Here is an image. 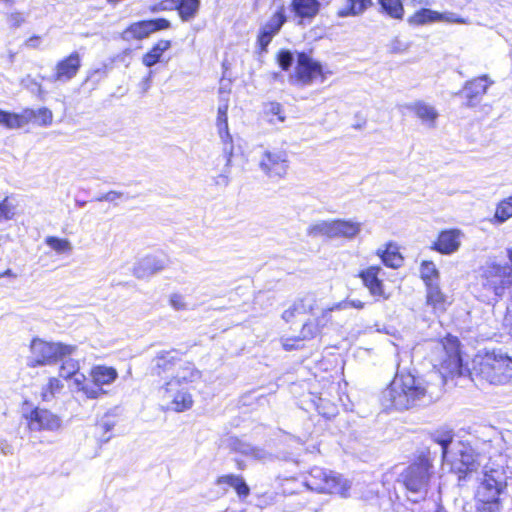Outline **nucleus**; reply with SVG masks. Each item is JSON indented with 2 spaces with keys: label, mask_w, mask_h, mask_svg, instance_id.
<instances>
[{
  "label": "nucleus",
  "mask_w": 512,
  "mask_h": 512,
  "mask_svg": "<svg viewBox=\"0 0 512 512\" xmlns=\"http://www.w3.org/2000/svg\"><path fill=\"white\" fill-rule=\"evenodd\" d=\"M431 347V361L439 371H433L426 376L398 371L389 386L382 391L381 404L385 409L404 411L428 405L442 394L446 382L444 372L451 375L461 374L462 358L456 337L447 336L441 341L433 342Z\"/></svg>",
  "instance_id": "1"
},
{
  "label": "nucleus",
  "mask_w": 512,
  "mask_h": 512,
  "mask_svg": "<svg viewBox=\"0 0 512 512\" xmlns=\"http://www.w3.org/2000/svg\"><path fill=\"white\" fill-rule=\"evenodd\" d=\"M478 283L489 300L498 302L505 290L512 285V267L487 261L479 268Z\"/></svg>",
  "instance_id": "2"
},
{
  "label": "nucleus",
  "mask_w": 512,
  "mask_h": 512,
  "mask_svg": "<svg viewBox=\"0 0 512 512\" xmlns=\"http://www.w3.org/2000/svg\"><path fill=\"white\" fill-rule=\"evenodd\" d=\"M29 350L30 355L27 357L26 364L30 368H36L62 361L75 351V346L61 342H48L36 337L31 340Z\"/></svg>",
  "instance_id": "3"
},
{
  "label": "nucleus",
  "mask_w": 512,
  "mask_h": 512,
  "mask_svg": "<svg viewBox=\"0 0 512 512\" xmlns=\"http://www.w3.org/2000/svg\"><path fill=\"white\" fill-rule=\"evenodd\" d=\"M475 369L491 384H506L512 377V358L501 349L493 350L481 358Z\"/></svg>",
  "instance_id": "4"
},
{
  "label": "nucleus",
  "mask_w": 512,
  "mask_h": 512,
  "mask_svg": "<svg viewBox=\"0 0 512 512\" xmlns=\"http://www.w3.org/2000/svg\"><path fill=\"white\" fill-rule=\"evenodd\" d=\"M305 485L308 489L318 493L339 494L346 496L350 489V483L341 475L323 469L314 467L305 479Z\"/></svg>",
  "instance_id": "5"
},
{
  "label": "nucleus",
  "mask_w": 512,
  "mask_h": 512,
  "mask_svg": "<svg viewBox=\"0 0 512 512\" xmlns=\"http://www.w3.org/2000/svg\"><path fill=\"white\" fill-rule=\"evenodd\" d=\"M162 405L166 410L184 412L193 406V397L185 385L177 380H168L158 390Z\"/></svg>",
  "instance_id": "6"
},
{
  "label": "nucleus",
  "mask_w": 512,
  "mask_h": 512,
  "mask_svg": "<svg viewBox=\"0 0 512 512\" xmlns=\"http://www.w3.org/2000/svg\"><path fill=\"white\" fill-rule=\"evenodd\" d=\"M442 459L451 471L459 475V479L477 471L480 466V454L475 450H442Z\"/></svg>",
  "instance_id": "7"
},
{
  "label": "nucleus",
  "mask_w": 512,
  "mask_h": 512,
  "mask_svg": "<svg viewBox=\"0 0 512 512\" xmlns=\"http://www.w3.org/2000/svg\"><path fill=\"white\" fill-rule=\"evenodd\" d=\"M258 165L265 176L272 181H279L283 179L288 172V154L282 149H265L261 152Z\"/></svg>",
  "instance_id": "8"
},
{
  "label": "nucleus",
  "mask_w": 512,
  "mask_h": 512,
  "mask_svg": "<svg viewBox=\"0 0 512 512\" xmlns=\"http://www.w3.org/2000/svg\"><path fill=\"white\" fill-rule=\"evenodd\" d=\"M432 464L427 455L422 454L418 460L411 464L401 474V481L412 493H422L425 491L430 477Z\"/></svg>",
  "instance_id": "9"
},
{
  "label": "nucleus",
  "mask_w": 512,
  "mask_h": 512,
  "mask_svg": "<svg viewBox=\"0 0 512 512\" xmlns=\"http://www.w3.org/2000/svg\"><path fill=\"white\" fill-rule=\"evenodd\" d=\"M506 486V478L500 469L484 468L483 478L477 488L478 500L496 499Z\"/></svg>",
  "instance_id": "10"
},
{
  "label": "nucleus",
  "mask_w": 512,
  "mask_h": 512,
  "mask_svg": "<svg viewBox=\"0 0 512 512\" xmlns=\"http://www.w3.org/2000/svg\"><path fill=\"white\" fill-rule=\"evenodd\" d=\"M341 307V303H337L332 306H324L319 302V308L316 310V315H312L314 318L309 319L302 326L299 335L301 339L304 341L318 336L321 329L331 320V312L339 310Z\"/></svg>",
  "instance_id": "11"
},
{
  "label": "nucleus",
  "mask_w": 512,
  "mask_h": 512,
  "mask_svg": "<svg viewBox=\"0 0 512 512\" xmlns=\"http://www.w3.org/2000/svg\"><path fill=\"white\" fill-rule=\"evenodd\" d=\"M318 78L324 80L322 65L306 53H299L296 65V80L301 85H310Z\"/></svg>",
  "instance_id": "12"
},
{
  "label": "nucleus",
  "mask_w": 512,
  "mask_h": 512,
  "mask_svg": "<svg viewBox=\"0 0 512 512\" xmlns=\"http://www.w3.org/2000/svg\"><path fill=\"white\" fill-rule=\"evenodd\" d=\"M30 430H56L61 426L60 418L47 409L34 408L23 412Z\"/></svg>",
  "instance_id": "13"
},
{
  "label": "nucleus",
  "mask_w": 512,
  "mask_h": 512,
  "mask_svg": "<svg viewBox=\"0 0 512 512\" xmlns=\"http://www.w3.org/2000/svg\"><path fill=\"white\" fill-rule=\"evenodd\" d=\"M494 83L487 75L467 81L461 91L466 99L467 107H475L486 94L488 88Z\"/></svg>",
  "instance_id": "14"
},
{
  "label": "nucleus",
  "mask_w": 512,
  "mask_h": 512,
  "mask_svg": "<svg viewBox=\"0 0 512 512\" xmlns=\"http://www.w3.org/2000/svg\"><path fill=\"white\" fill-rule=\"evenodd\" d=\"M286 20L285 7L282 5L278 7L268 21L260 28L258 43L262 49H265L270 44Z\"/></svg>",
  "instance_id": "15"
},
{
  "label": "nucleus",
  "mask_w": 512,
  "mask_h": 512,
  "mask_svg": "<svg viewBox=\"0 0 512 512\" xmlns=\"http://www.w3.org/2000/svg\"><path fill=\"white\" fill-rule=\"evenodd\" d=\"M382 275L383 270L379 266H370L362 270L359 274L364 286L376 300H386L389 297V295L385 293L383 280L381 278Z\"/></svg>",
  "instance_id": "16"
},
{
  "label": "nucleus",
  "mask_w": 512,
  "mask_h": 512,
  "mask_svg": "<svg viewBox=\"0 0 512 512\" xmlns=\"http://www.w3.org/2000/svg\"><path fill=\"white\" fill-rule=\"evenodd\" d=\"M181 361V353L178 350L159 351L152 360V371L158 376H168L169 373L173 376Z\"/></svg>",
  "instance_id": "17"
},
{
  "label": "nucleus",
  "mask_w": 512,
  "mask_h": 512,
  "mask_svg": "<svg viewBox=\"0 0 512 512\" xmlns=\"http://www.w3.org/2000/svg\"><path fill=\"white\" fill-rule=\"evenodd\" d=\"M168 265L165 255H147L142 258L133 269V274L144 279L162 271Z\"/></svg>",
  "instance_id": "18"
},
{
  "label": "nucleus",
  "mask_w": 512,
  "mask_h": 512,
  "mask_svg": "<svg viewBox=\"0 0 512 512\" xmlns=\"http://www.w3.org/2000/svg\"><path fill=\"white\" fill-rule=\"evenodd\" d=\"M80 67L81 58L79 53L72 52L56 64L53 78L55 81L68 82L77 75Z\"/></svg>",
  "instance_id": "19"
},
{
  "label": "nucleus",
  "mask_w": 512,
  "mask_h": 512,
  "mask_svg": "<svg viewBox=\"0 0 512 512\" xmlns=\"http://www.w3.org/2000/svg\"><path fill=\"white\" fill-rule=\"evenodd\" d=\"M319 308V300L314 294H307L304 297L296 300L288 309H286L282 318L289 322L296 315L299 314H311L316 315V310Z\"/></svg>",
  "instance_id": "20"
},
{
  "label": "nucleus",
  "mask_w": 512,
  "mask_h": 512,
  "mask_svg": "<svg viewBox=\"0 0 512 512\" xmlns=\"http://www.w3.org/2000/svg\"><path fill=\"white\" fill-rule=\"evenodd\" d=\"M462 232L459 229H449L440 232L433 244V249L442 254H451L458 250L461 244Z\"/></svg>",
  "instance_id": "21"
},
{
  "label": "nucleus",
  "mask_w": 512,
  "mask_h": 512,
  "mask_svg": "<svg viewBox=\"0 0 512 512\" xmlns=\"http://www.w3.org/2000/svg\"><path fill=\"white\" fill-rule=\"evenodd\" d=\"M426 305L431 307L435 314L444 313L450 305L448 296L444 294L439 283L426 286Z\"/></svg>",
  "instance_id": "22"
},
{
  "label": "nucleus",
  "mask_w": 512,
  "mask_h": 512,
  "mask_svg": "<svg viewBox=\"0 0 512 512\" xmlns=\"http://www.w3.org/2000/svg\"><path fill=\"white\" fill-rule=\"evenodd\" d=\"M407 108L421 120L423 125L428 128L435 127L439 114L434 106L424 101H416L409 104Z\"/></svg>",
  "instance_id": "23"
},
{
  "label": "nucleus",
  "mask_w": 512,
  "mask_h": 512,
  "mask_svg": "<svg viewBox=\"0 0 512 512\" xmlns=\"http://www.w3.org/2000/svg\"><path fill=\"white\" fill-rule=\"evenodd\" d=\"M290 7L297 18L312 20L318 15L321 3L318 0H291Z\"/></svg>",
  "instance_id": "24"
},
{
  "label": "nucleus",
  "mask_w": 512,
  "mask_h": 512,
  "mask_svg": "<svg viewBox=\"0 0 512 512\" xmlns=\"http://www.w3.org/2000/svg\"><path fill=\"white\" fill-rule=\"evenodd\" d=\"M202 374L193 363L182 359L173 376L169 380H177L178 384L187 385L200 380Z\"/></svg>",
  "instance_id": "25"
},
{
  "label": "nucleus",
  "mask_w": 512,
  "mask_h": 512,
  "mask_svg": "<svg viewBox=\"0 0 512 512\" xmlns=\"http://www.w3.org/2000/svg\"><path fill=\"white\" fill-rule=\"evenodd\" d=\"M90 376L92 381L102 388L103 385L113 383L118 377V372L113 367L97 365L91 369Z\"/></svg>",
  "instance_id": "26"
},
{
  "label": "nucleus",
  "mask_w": 512,
  "mask_h": 512,
  "mask_svg": "<svg viewBox=\"0 0 512 512\" xmlns=\"http://www.w3.org/2000/svg\"><path fill=\"white\" fill-rule=\"evenodd\" d=\"M361 231V223L352 220H334V238L353 239Z\"/></svg>",
  "instance_id": "27"
},
{
  "label": "nucleus",
  "mask_w": 512,
  "mask_h": 512,
  "mask_svg": "<svg viewBox=\"0 0 512 512\" xmlns=\"http://www.w3.org/2000/svg\"><path fill=\"white\" fill-rule=\"evenodd\" d=\"M263 115L266 121L271 125L282 124L286 120V113L283 105L276 101L264 103Z\"/></svg>",
  "instance_id": "28"
},
{
  "label": "nucleus",
  "mask_w": 512,
  "mask_h": 512,
  "mask_svg": "<svg viewBox=\"0 0 512 512\" xmlns=\"http://www.w3.org/2000/svg\"><path fill=\"white\" fill-rule=\"evenodd\" d=\"M171 41L159 40L146 54L142 57V63L147 67H152L162 60L163 54L170 49Z\"/></svg>",
  "instance_id": "29"
},
{
  "label": "nucleus",
  "mask_w": 512,
  "mask_h": 512,
  "mask_svg": "<svg viewBox=\"0 0 512 512\" xmlns=\"http://www.w3.org/2000/svg\"><path fill=\"white\" fill-rule=\"evenodd\" d=\"M24 113H29L27 116V124L34 123L41 127H47L52 124L53 113L47 107H41L38 109H24Z\"/></svg>",
  "instance_id": "30"
},
{
  "label": "nucleus",
  "mask_w": 512,
  "mask_h": 512,
  "mask_svg": "<svg viewBox=\"0 0 512 512\" xmlns=\"http://www.w3.org/2000/svg\"><path fill=\"white\" fill-rule=\"evenodd\" d=\"M29 113H11L0 110V125L7 129H20L27 125V116Z\"/></svg>",
  "instance_id": "31"
},
{
  "label": "nucleus",
  "mask_w": 512,
  "mask_h": 512,
  "mask_svg": "<svg viewBox=\"0 0 512 512\" xmlns=\"http://www.w3.org/2000/svg\"><path fill=\"white\" fill-rule=\"evenodd\" d=\"M178 10L182 21H190L197 15L200 7V0H171Z\"/></svg>",
  "instance_id": "32"
},
{
  "label": "nucleus",
  "mask_w": 512,
  "mask_h": 512,
  "mask_svg": "<svg viewBox=\"0 0 512 512\" xmlns=\"http://www.w3.org/2000/svg\"><path fill=\"white\" fill-rule=\"evenodd\" d=\"M372 0H347V6L338 10L340 18L359 16L372 6Z\"/></svg>",
  "instance_id": "33"
},
{
  "label": "nucleus",
  "mask_w": 512,
  "mask_h": 512,
  "mask_svg": "<svg viewBox=\"0 0 512 512\" xmlns=\"http://www.w3.org/2000/svg\"><path fill=\"white\" fill-rule=\"evenodd\" d=\"M377 255L386 266L391 268H398L403 263L401 254L393 244H388L384 249L379 248L377 250Z\"/></svg>",
  "instance_id": "34"
},
{
  "label": "nucleus",
  "mask_w": 512,
  "mask_h": 512,
  "mask_svg": "<svg viewBox=\"0 0 512 512\" xmlns=\"http://www.w3.org/2000/svg\"><path fill=\"white\" fill-rule=\"evenodd\" d=\"M151 34L148 20L131 24L124 32L123 38L127 41L141 40Z\"/></svg>",
  "instance_id": "35"
},
{
  "label": "nucleus",
  "mask_w": 512,
  "mask_h": 512,
  "mask_svg": "<svg viewBox=\"0 0 512 512\" xmlns=\"http://www.w3.org/2000/svg\"><path fill=\"white\" fill-rule=\"evenodd\" d=\"M510 218H512V195L497 204L495 214L490 222L493 225H501Z\"/></svg>",
  "instance_id": "36"
},
{
  "label": "nucleus",
  "mask_w": 512,
  "mask_h": 512,
  "mask_svg": "<svg viewBox=\"0 0 512 512\" xmlns=\"http://www.w3.org/2000/svg\"><path fill=\"white\" fill-rule=\"evenodd\" d=\"M217 483L219 485L226 484L235 489L238 496L245 498L249 495L250 489L245 483L242 477L235 475H225L218 478Z\"/></svg>",
  "instance_id": "37"
},
{
  "label": "nucleus",
  "mask_w": 512,
  "mask_h": 512,
  "mask_svg": "<svg viewBox=\"0 0 512 512\" xmlns=\"http://www.w3.org/2000/svg\"><path fill=\"white\" fill-rule=\"evenodd\" d=\"M381 11L388 17L395 20H402L404 17V6L402 0H377Z\"/></svg>",
  "instance_id": "38"
},
{
  "label": "nucleus",
  "mask_w": 512,
  "mask_h": 512,
  "mask_svg": "<svg viewBox=\"0 0 512 512\" xmlns=\"http://www.w3.org/2000/svg\"><path fill=\"white\" fill-rule=\"evenodd\" d=\"M307 233L312 237L325 236L328 238H334V220H321L312 223L308 227Z\"/></svg>",
  "instance_id": "39"
},
{
  "label": "nucleus",
  "mask_w": 512,
  "mask_h": 512,
  "mask_svg": "<svg viewBox=\"0 0 512 512\" xmlns=\"http://www.w3.org/2000/svg\"><path fill=\"white\" fill-rule=\"evenodd\" d=\"M64 385L62 381L57 377H50L46 384L41 388L40 396L45 402L52 401L57 394L61 392Z\"/></svg>",
  "instance_id": "40"
},
{
  "label": "nucleus",
  "mask_w": 512,
  "mask_h": 512,
  "mask_svg": "<svg viewBox=\"0 0 512 512\" xmlns=\"http://www.w3.org/2000/svg\"><path fill=\"white\" fill-rule=\"evenodd\" d=\"M439 12L422 8L416 11L408 20L412 25H425L428 23L438 22Z\"/></svg>",
  "instance_id": "41"
},
{
  "label": "nucleus",
  "mask_w": 512,
  "mask_h": 512,
  "mask_svg": "<svg viewBox=\"0 0 512 512\" xmlns=\"http://www.w3.org/2000/svg\"><path fill=\"white\" fill-rule=\"evenodd\" d=\"M430 437L434 444L441 446V448H448L454 443V433L452 429L443 426L430 434Z\"/></svg>",
  "instance_id": "42"
},
{
  "label": "nucleus",
  "mask_w": 512,
  "mask_h": 512,
  "mask_svg": "<svg viewBox=\"0 0 512 512\" xmlns=\"http://www.w3.org/2000/svg\"><path fill=\"white\" fill-rule=\"evenodd\" d=\"M421 279L425 283V286L429 284L439 283V271L436 265L432 261H423L420 267Z\"/></svg>",
  "instance_id": "43"
},
{
  "label": "nucleus",
  "mask_w": 512,
  "mask_h": 512,
  "mask_svg": "<svg viewBox=\"0 0 512 512\" xmlns=\"http://www.w3.org/2000/svg\"><path fill=\"white\" fill-rule=\"evenodd\" d=\"M45 243L57 253H66L72 250V245L67 239L49 236L45 239Z\"/></svg>",
  "instance_id": "44"
},
{
  "label": "nucleus",
  "mask_w": 512,
  "mask_h": 512,
  "mask_svg": "<svg viewBox=\"0 0 512 512\" xmlns=\"http://www.w3.org/2000/svg\"><path fill=\"white\" fill-rule=\"evenodd\" d=\"M16 215V205L9 199V197H5L0 202V223L3 221L12 220Z\"/></svg>",
  "instance_id": "45"
},
{
  "label": "nucleus",
  "mask_w": 512,
  "mask_h": 512,
  "mask_svg": "<svg viewBox=\"0 0 512 512\" xmlns=\"http://www.w3.org/2000/svg\"><path fill=\"white\" fill-rule=\"evenodd\" d=\"M78 370H79L78 361L71 359V358H67V359L63 360V362H62V365L59 370V376L64 379L71 378L73 375L78 373Z\"/></svg>",
  "instance_id": "46"
},
{
  "label": "nucleus",
  "mask_w": 512,
  "mask_h": 512,
  "mask_svg": "<svg viewBox=\"0 0 512 512\" xmlns=\"http://www.w3.org/2000/svg\"><path fill=\"white\" fill-rule=\"evenodd\" d=\"M479 505L477 507L479 512H504L503 505L500 498L489 499V500H478Z\"/></svg>",
  "instance_id": "47"
},
{
  "label": "nucleus",
  "mask_w": 512,
  "mask_h": 512,
  "mask_svg": "<svg viewBox=\"0 0 512 512\" xmlns=\"http://www.w3.org/2000/svg\"><path fill=\"white\" fill-rule=\"evenodd\" d=\"M81 392L89 399H97L105 393L104 390L93 381H87Z\"/></svg>",
  "instance_id": "48"
},
{
  "label": "nucleus",
  "mask_w": 512,
  "mask_h": 512,
  "mask_svg": "<svg viewBox=\"0 0 512 512\" xmlns=\"http://www.w3.org/2000/svg\"><path fill=\"white\" fill-rule=\"evenodd\" d=\"M219 137L225 145H229V153H232V136L229 133L228 122L227 123H216Z\"/></svg>",
  "instance_id": "49"
},
{
  "label": "nucleus",
  "mask_w": 512,
  "mask_h": 512,
  "mask_svg": "<svg viewBox=\"0 0 512 512\" xmlns=\"http://www.w3.org/2000/svg\"><path fill=\"white\" fill-rule=\"evenodd\" d=\"M228 107H229V100H228V98L221 95L220 103H219L218 111H217L216 123H222L223 124V123H227L228 122V116H227Z\"/></svg>",
  "instance_id": "50"
},
{
  "label": "nucleus",
  "mask_w": 512,
  "mask_h": 512,
  "mask_svg": "<svg viewBox=\"0 0 512 512\" xmlns=\"http://www.w3.org/2000/svg\"><path fill=\"white\" fill-rule=\"evenodd\" d=\"M438 22H447L454 24H467L468 21L454 12H439Z\"/></svg>",
  "instance_id": "51"
},
{
  "label": "nucleus",
  "mask_w": 512,
  "mask_h": 512,
  "mask_svg": "<svg viewBox=\"0 0 512 512\" xmlns=\"http://www.w3.org/2000/svg\"><path fill=\"white\" fill-rule=\"evenodd\" d=\"M293 54L288 50H282L278 53L277 61L283 70H288L293 63Z\"/></svg>",
  "instance_id": "52"
},
{
  "label": "nucleus",
  "mask_w": 512,
  "mask_h": 512,
  "mask_svg": "<svg viewBox=\"0 0 512 512\" xmlns=\"http://www.w3.org/2000/svg\"><path fill=\"white\" fill-rule=\"evenodd\" d=\"M169 303L172 308L177 311H184L188 309V304L185 301V297L178 293H174L170 296Z\"/></svg>",
  "instance_id": "53"
},
{
  "label": "nucleus",
  "mask_w": 512,
  "mask_h": 512,
  "mask_svg": "<svg viewBox=\"0 0 512 512\" xmlns=\"http://www.w3.org/2000/svg\"><path fill=\"white\" fill-rule=\"evenodd\" d=\"M303 340L300 336L297 337H282L281 344L283 348L287 351H291L293 349H299L301 347V342Z\"/></svg>",
  "instance_id": "54"
},
{
  "label": "nucleus",
  "mask_w": 512,
  "mask_h": 512,
  "mask_svg": "<svg viewBox=\"0 0 512 512\" xmlns=\"http://www.w3.org/2000/svg\"><path fill=\"white\" fill-rule=\"evenodd\" d=\"M87 383V379L84 374L82 373H76L71 377V384L70 387L72 390L81 392V390L84 388L85 384Z\"/></svg>",
  "instance_id": "55"
},
{
  "label": "nucleus",
  "mask_w": 512,
  "mask_h": 512,
  "mask_svg": "<svg viewBox=\"0 0 512 512\" xmlns=\"http://www.w3.org/2000/svg\"><path fill=\"white\" fill-rule=\"evenodd\" d=\"M148 22L150 25L151 33L159 30H164L170 27V22L164 18L152 19L148 20Z\"/></svg>",
  "instance_id": "56"
},
{
  "label": "nucleus",
  "mask_w": 512,
  "mask_h": 512,
  "mask_svg": "<svg viewBox=\"0 0 512 512\" xmlns=\"http://www.w3.org/2000/svg\"><path fill=\"white\" fill-rule=\"evenodd\" d=\"M96 434H99V433H102L103 434L101 435L100 437V441L101 442H106L110 439L111 435L109 434L110 432V425L106 422H101V423H98L96 425Z\"/></svg>",
  "instance_id": "57"
},
{
  "label": "nucleus",
  "mask_w": 512,
  "mask_h": 512,
  "mask_svg": "<svg viewBox=\"0 0 512 512\" xmlns=\"http://www.w3.org/2000/svg\"><path fill=\"white\" fill-rule=\"evenodd\" d=\"M123 196V193L117 191H109L97 198V201L115 202Z\"/></svg>",
  "instance_id": "58"
},
{
  "label": "nucleus",
  "mask_w": 512,
  "mask_h": 512,
  "mask_svg": "<svg viewBox=\"0 0 512 512\" xmlns=\"http://www.w3.org/2000/svg\"><path fill=\"white\" fill-rule=\"evenodd\" d=\"M245 457L247 460H265L264 450H246Z\"/></svg>",
  "instance_id": "59"
},
{
  "label": "nucleus",
  "mask_w": 512,
  "mask_h": 512,
  "mask_svg": "<svg viewBox=\"0 0 512 512\" xmlns=\"http://www.w3.org/2000/svg\"><path fill=\"white\" fill-rule=\"evenodd\" d=\"M24 20H25L24 15L19 12L12 13L9 17L10 23L15 27L20 26L24 22Z\"/></svg>",
  "instance_id": "60"
},
{
  "label": "nucleus",
  "mask_w": 512,
  "mask_h": 512,
  "mask_svg": "<svg viewBox=\"0 0 512 512\" xmlns=\"http://www.w3.org/2000/svg\"><path fill=\"white\" fill-rule=\"evenodd\" d=\"M215 184L219 186H227L229 184V177L227 174L222 173L215 178Z\"/></svg>",
  "instance_id": "61"
},
{
  "label": "nucleus",
  "mask_w": 512,
  "mask_h": 512,
  "mask_svg": "<svg viewBox=\"0 0 512 512\" xmlns=\"http://www.w3.org/2000/svg\"><path fill=\"white\" fill-rule=\"evenodd\" d=\"M342 308H345L348 304L351 306V307H354V308H357V309H362L364 307V303L360 300H351L349 301L348 303H342Z\"/></svg>",
  "instance_id": "62"
},
{
  "label": "nucleus",
  "mask_w": 512,
  "mask_h": 512,
  "mask_svg": "<svg viewBox=\"0 0 512 512\" xmlns=\"http://www.w3.org/2000/svg\"><path fill=\"white\" fill-rule=\"evenodd\" d=\"M226 441L228 442L227 446L229 448H238L240 445H242L241 441L236 437L230 436Z\"/></svg>",
  "instance_id": "63"
},
{
  "label": "nucleus",
  "mask_w": 512,
  "mask_h": 512,
  "mask_svg": "<svg viewBox=\"0 0 512 512\" xmlns=\"http://www.w3.org/2000/svg\"><path fill=\"white\" fill-rule=\"evenodd\" d=\"M39 40H40V39H39V37H37V36H33V37L29 38V39L27 40V46L32 47V48H35V47H37V45H38V43H39Z\"/></svg>",
  "instance_id": "64"
}]
</instances>
